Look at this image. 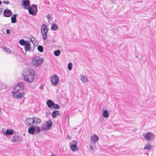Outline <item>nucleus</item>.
<instances>
[{"label":"nucleus","instance_id":"1","mask_svg":"<svg viewBox=\"0 0 156 156\" xmlns=\"http://www.w3.org/2000/svg\"><path fill=\"white\" fill-rule=\"evenodd\" d=\"M41 120L37 118L34 117L27 118L25 120V124L27 126H35L40 124Z\"/></svg>","mask_w":156,"mask_h":156},{"label":"nucleus","instance_id":"2","mask_svg":"<svg viewBox=\"0 0 156 156\" xmlns=\"http://www.w3.org/2000/svg\"><path fill=\"white\" fill-rule=\"evenodd\" d=\"M48 31V29L47 25L45 24H43L41 27V32L42 38L44 40L47 39Z\"/></svg>","mask_w":156,"mask_h":156},{"label":"nucleus","instance_id":"3","mask_svg":"<svg viewBox=\"0 0 156 156\" xmlns=\"http://www.w3.org/2000/svg\"><path fill=\"white\" fill-rule=\"evenodd\" d=\"M142 136H144L146 140L148 141H151L153 140L154 138L155 135L152 133L150 132H148L143 134Z\"/></svg>","mask_w":156,"mask_h":156},{"label":"nucleus","instance_id":"4","mask_svg":"<svg viewBox=\"0 0 156 156\" xmlns=\"http://www.w3.org/2000/svg\"><path fill=\"white\" fill-rule=\"evenodd\" d=\"M43 62V59L41 58L39 56H36L33 59L32 64L34 66L37 67L41 65Z\"/></svg>","mask_w":156,"mask_h":156},{"label":"nucleus","instance_id":"5","mask_svg":"<svg viewBox=\"0 0 156 156\" xmlns=\"http://www.w3.org/2000/svg\"><path fill=\"white\" fill-rule=\"evenodd\" d=\"M35 72L34 70L30 68H26L24 69L23 75L27 76H34Z\"/></svg>","mask_w":156,"mask_h":156},{"label":"nucleus","instance_id":"6","mask_svg":"<svg viewBox=\"0 0 156 156\" xmlns=\"http://www.w3.org/2000/svg\"><path fill=\"white\" fill-rule=\"evenodd\" d=\"M77 144L78 142L76 140L72 141L69 144L70 146V149L73 152L77 151L78 150V148L77 146Z\"/></svg>","mask_w":156,"mask_h":156},{"label":"nucleus","instance_id":"7","mask_svg":"<svg viewBox=\"0 0 156 156\" xmlns=\"http://www.w3.org/2000/svg\"><path fill=\"white\" fill-rule=\"evenodd\" d=\"M19 91H17V92H12L13 96L17 99L21 98L24 96L25 94L24 92H19Z\"/></svg>","mask_w":156,"mask_h":156},{"label":"nucleus","instance_id":"8","mask_svg":"<svg viewBox=\"0 0 156 156\" xmlns=\"http://www.w3.org/2000/svg\"><path fill=\"white\" fill-rule=\"evenodd\" d=\"M22 139L21 137L16 135H14L12 136V139L11 141L12 142L14 143L17 142V143H20L22 141Z\"/></svg>","mask_w":156,"mask_h":156},{"label":"nucleus","instance_id":"9","mask_svg":"<svg viewBox=\"0 0 156 156\" xmlns=\"http://www.w3.org/2000/svg\"><path fill=\"white\" fill-rule=\"evenodd\" d=\"M58 77L56 75H54L51 78V82L53 84L56 85L57 84L58 82Z\"/></svg>","mask_w":156,"mask_h":156},{"label":"nucleus","instance_id":"10","mask_svg":"<svg viewBox=\"0 0 156 156\" xmlns=\"http://www.w3.org/2000/svg\"><path fill=\"white\" fill-rule=\"evenodd\" d=\"M24 83L23 82H20L18 84V85L16 86L14 90L17 91H19L22 90H23L24 86Z\"/></svg>","mask_w":156,"mask_h":156},{"label":"nucleus","instance_id":"11","mask_svg":"<svg viewBox=\"0 0 156 156\" xmlns=\"http://www.w3.org/2000/svg\"><path fill=\"white\" fill-rule=\"evenodd\" d=\"M91 142L92 144L95 145L96 143L99 140V137L96 134H94L90 137Z\"/></svg>","mask_w":156,"mask_h":156},{"label":"nucleus","instance_id":"12","mask_svg":"<svg viewBox=\"0 0 156 156\" xmlns=\"http://www.w3.org/2000/svg\"><path fill=\"white\" fill-rule=\"evenodd\" d=\"M24 80L27 82L29 83H32L34 79V76L30 75L28 76H23Z\"/></svg>","mask_w":156,"mask_h":156},{"label":"nucleus","instance_id":"13","mask_svg":"<svg viewBox=\"0 0 156 156\" xmlns=\"http://www.w3.org/2000/svg\"><path fill=\"white\" fill-rule=\"evenodd\" d=\"M12 14L11 11L8 9H5L3 12V15L5 17H10L12 15Z\"/></svg>","mask_w":156,"mask_h":156},{"label":"nucleus","instance_id":"14","mask_svg":"<svg viewBox=\"0 0 156 156\" xmlns=\"http://www.w3.org/2000/svg\"><path fill=\"white\" fill-rule=\"evenodd\" d=\"M47 105L49 108H52L54 105V102L51 100H48L47 101Z\"/></svg>","mask_w":156,"mask_h":156},{"label":"nucleus","instance_id":"15","mask_svg":"<svg viewBox=\"0 0 156 156\" xmlns=\"http://www.w3.org/2000/svg\"><path fill=\"white\" fill-rule=\"evenodd\" d=\"M28 133L32 134H34L35 132V129L34 126H31L28 129Z\"/></svg>","mask_w":156,"mask_h":156},{"label":"nucleus","instance_id":"16","mask_svg":"<svg viewBox=\"0 0 156 156\" xmlns=\"http://www.w3.org/2000/svg\"><path fill=\"white\" fill-rule=\"evenodd\" d=\"M33 8V7L32 6H29L27 8V9H28L29 14L34 16V10Z\"/></svg>","mask_w":156,"mask_h":156},{"label":"nucleus","instance_id":"17","mask_svg":"<svg viewBox=\"0 0 156 156\" xmlns=\"http://www.w3.org/2000/svg\"><path fill=\"white\" fill-rule=\"evenodd\" d=\"M24 46L26 51L29 50L30 48V42L29 41L27 42Z\"/></svg>","mask_w":156,"mask_h":156},{"label":"nucleus","instance_id":"18","mask_svg":"<svg viewBox=\"0 0 156 156\" xmlns=\"http://www.w3.org/2000/svg\"><path fill=\"white\" fill-rule=\"evenodd\" d=\"M17 14H14L11 17V22L12 23H15L16 22V16Z\"/></svg>","mask_w":156,"mask_h":156},{"label":"nucleus","instance_id":"19","mask_svg":"<svg viewBox=\"0 0 156 156\" xmlns=\"http://www.w3.org/2000/svg\"><path fill=\"white\" fill-rule=\"evenodd\" d=\"M23 5L25 7H27L30 5V2L29 0H23Z\"/></svg>","mask_w":156,"mask_h":156},{"label":"nucleus","instance_id":"20","mask_svg":"<svg viewBox=\"0 0 156 156\" xmlns=\"http://www.w3.org/2000/svg\"><path fill=\"white\" fill-rule=\"evenodd\" d=\"M13 132L14 131L12 129H7L4 134H5L7 135H11L13 134Z\"/></svg>","mask_w":156,"mask_h":156},{"label":"nucleus","instance_id":"21","mask_svg":"<svg viewBox=\"0 0 156 156\" xmlns=\"http://www.w3.org/2000/svg\"><path fill=\"white\" fill-rule=\"evenodd\" d=\"M59 112L58 110H55L52 113V117L54 118L56 117V115H59Z\"/></svg>","mask_w":156,"mask_h":156},{"label":"nucleus","instance_id":"22","mask_svg":"<svg viewBox=\"0 0 156 156\" xmlns=\"http://www.w3.org/2000/svg\"><path fill=\"white\" fill-rule=\"evenodd\" d=\"M52 122L51 120H50L49 121H48L46 123V126L47 128L48 129H49L52 126Z\"/></svg>","mask_w":156,"mask_h":156},{"label":"nucleus","instance_id":"23","mask_svg":"<svg viewBox=\"0 0 156 156\" xmlns=\"http://www.w3.org/2000/svg\"><path fill=\"white\" fill-rule=\"evenodd\" d=\"M58 26L55 24H52L51 27V29L52 30H55L58 29Z\"/></svg>","mask_w":156,"mask_h":156},{"label":"nucleus","instance_id":"24","mask_svg":"<svg viewBox=\"0 0 156 156\" xmlns=\"http://www.w3.org/2000/svg\"><path fill=\"white\" fill-rule=\"evenodd\" d=\"M31 6L35 9V11H34V16H35L36 15L38 11L37 9V5L35 4H33Z\"/></svg>","mask_w":156,"mask_h":156},{"label":"nucleus","instance_id":"25","mask_svg":"<svg viewBox=\"0 0 156 156\" xmlns=\"http://www.w3.org/2000/svg\"><path fill=\"white\" fill-rule=\"evenodd\" d=\"M103 115L105 118H107L109 116L108 111L106 110H105L103 113Z\"/></svg>","mask_w":156,"mask_h":156},{"label":"nucleus","instance_id":"26","mask_svg":"<svg viewBox=\"0 0 156 156\" xmlns=\"http://www.w3.org/2000/svg\"><path fill=\"white\" fill-rule=\"evenodd\" d=\"M81 80L83 82L86 83L88 82V79L86 77L84 76H82L81 78Z\"/></svg>","mask_w":156,"mask_h":156},{"label":"nucleus","instance_id":"27","mask_svg":"<svg viewBox=\"0 0 156 156\" xmlns=\"http://www.w3.org/2000/svg\"><path fill=\"white\" fill-rule=\"evenodd\" d=\"M152 147L151 145L147 144L145 146L144 149L145 150H151L152 149Z\"/></svg>","mask_w":156,"mask_h":156},{"label":"nucleus","instance_id":"28","mask_svg":"<svg viewBox=\"0 0 156 156\" xmlns=\"http://www.w3.org/2000/svg\"><path fill=\"white\" fill-rule=\"evenodd\" d=\"M28 41H25L23 39H21L19 43L20 45L24 46Z\"/></svg>","mask_w":156,"mask_h":156},{"label":"nucleus","instance_id":"29","mask_svg":"<svg viewBox=\"0 0 156 156\" xmlns=\"http://www.w3.org/2000/svg\"><path fill=\"white\" fill-rule=\"evenodd\" d=\"M61 51L60 50H58L55 51L54 52V54L55 56H58L59 55Z\"/></svg>","mask_w":156,"mask_h":156},{"label":"nucleus","instance_id":"30","mask_svg":"<svg viewBox=\"0 0 156 156\" xmlns=\"http://www.w3.org/2000/svg\"><path fill=\"white\" fill-rule=\"evenodd\" d=\"M37 126V125H35V126H34L35 129V131L36 130V133H38L41 132V130L40 127Z\"/></svg>","mask_w":156,"mask_h":156},{"label":"nucleus","instance_id":"31","mask_svg":"<svg viewBox=\"0 0 156 156\" xmlns=\"http://www.w3.org/2000/svg\"><path fill=\"white\" fill-rule=\"evenodd\" d=\"M37 49L40 52H42L43 51V48L42 46L39 45L37 47Z\"/></svg>","mask_w":156,"mask_h":156},{"label":"nucleus","instance_id":"32","mask_svg":"<svg viewBox=\"0 0 156 156\" xmlns=\"http://www.w3.org/2000/svg\"><path fill=\"white\" fill-rule=\"evenodd\" d=\"M60 108L59 106L56 104H55L54 103V105L53 106L52 108L54 109H59Z\"/></svg>","mask_w":156,"mask_h":156},{"label":"nucleus","instance_id":"33","mask_svg":"<svg viewBox=\"0 0 156 156\" xmlns=\"http://www.w3.org/2000/svg\"><path fill=\"white\" fill-rule=\"evenodd\" d=\"M73 64L71 63H69L68 66V69L70 70H71L72 68Z\"/></svg>","mask_w":156,"mask_h":156},{"label":"nucleus","instance_id":"34","mask_svg":"<svg viewBox=\"0 0 156 156\" xmlns=\"http://www.w3.org/2000/svg\"><path fill=\"white\" fill-rule=\"evenodd\" d=\"M3 49L6 52H8V53H10L11 51L10 49L6 47H4L3 48Z\"/></svg>","mask_w":156,"mask_h":156},{"label":"nucleus","instance_id":"35","mask_svg":"<svg viewBox=\"0 0 156 156\" xmlns=\"http://www.w3.org/2000/svg\"><path fill=\"white\" fill-rule=\"evenodd\" d=\"M35 38L34 37H31L30 39V41L33 43H34Z\"/></svg>","mask_w":156,"mask_h":156},{"label":"nucleus","instance_id":"36","mask_svg":"<svg viewBox=\"0 0 156 156\" xmlns=\"http://www.w3.org/2000/svg\"><path fill=\"white\" fill-rule=\"evenodd\" d=\"M10 30L8 29L6 30V32L7 34H9L10 33Z\"/></svg>","mask_w":156,"mask_h":156},{"label":"nucleus","instance_id":"37","mask_svg":"<svg viewBox=\"0 0 156 156\" xmlns=\"http://www.w3.org/2000/svg\"><path fill=\"white\" fill-rule=\"evenodd\" d=\"M3 3L4 4H8L9 3V1H4L3 2Z\"/></svg>","mask_w":156,"mask_h":156},{"label":"nucleus","instance_id":"38","mask_svg":"<svg viewBox=\"0 0 156 156\" xmlns=\"http://www.w3.org/2000/svg\"><path fill=\"white\" fill-rule=\"evenodd\" d=\"M44 88V85H42L40 87V88L41 90H43V89Z\"/></svg>","mask_w":156,"mask_h":156},{"label":"nucleus","instance_id":"39","mask_svg":"<svg viewBox=\"0 0 156 156\" xmlns=\"http://www.w3.org/2000/svg\"><path fill=\"white\" fill-rule=\"evenodd\" d=\"M46 17L48 20H49L50 19V17L49 15H48Z\"/></svg>","mask_w":156,"mask_h":156},{"label":"nucleus","instance_id":"40","mask_svg":"<svg viewBox=\"0 0 156 156\" xmlns=\"http://www.w3.org/2000/svg\"><path fill=\"white\" fill-rule=\"evenodd\" d=\"M71 137H70L69 135H68L66 136V138L68 140L69 139H71Z\"/></svg>","mask_w":156,"mask_h":156},{"label":"nucleus","instance_id":"41","mask_svg":"<svg viewBox=\"0 0 156 156\" xmlns=\"http://www.w3.org/2000/svg\"><path fill=\"white\" fill-rule=\"evenodd\" d=\"M90 149L91 150V151H93V146H90Z\"/></svg>","mask_w":156,"mask_h":156},{"label":"nucleus","instance_id":"42","mask_svg":"<svg viewBox=\"0 0 156 156\" xmlns=\"http://www.w3.org/2000/svg\"><path fill=\"white\" fill-rule=\"evenodd\" d=\"M3 9L2 8H0V13L2 12V11Z\"/></svg>","mask_w":156,"mask_h":156},{"label":"nucleus","instance_id":"43","mask_svg":"<svg viewBox=\"0 0 156 156\" xmlns=\"http://www.w3.org/2000/svg\"><path fill=\"white\" fill-rule=\"evenodd\" d=\"M2 3V2L1 1H0V5H1Z\"/></svg>","mask_w":156,"mask_h":156},{"label":"nucleus","instance_id":"44","mask_svg":"<svg viewBox=\"0 0 156 156\" xmlns=\"http://www.w3.org/2000/svg\"><path fill=\"white\" fill-rule=\"evenodd\" d=\"M50 156H54V155L52 154L50 155Z\"/></svg>","mask_w":156,"mask_h":156},{"label":"nucleus","instance_id":"45","mask_svg":"<svg viewBox=\"0 0 156 156\" xmlns=\"http://www.w3.org/2000/svg\"><path fill=\"white\" fill-rule=\"evenodd\" d=\"M41 129L42 130H43L44 129H42V127H41Z\"/></svg>","mask_w":156,"mask_h":156},{"label":"nucleus","instance_id":"46","mask_svg":"<svg viewBox=\"0 0 156 156\" xmlns=\"http://www.w3.org/2000/svg\"><path fill=\"white\" fill-rule=\"evenodd\" d=\"M136 58H137V57H138V56H137V55H136Z\"/></svg>","mask_w":156,"mask_h":156},{"label":"nucleus","instance_id":"47","mask_svg":"<svg viewBox=\"0 0 156 156\" xmlns=\"http://www.w3.org/2000/svg\"><path fill=\"white\" fill-rule=\"evenodd\" d=\"M128 1H130L131 0H128Z\"/></svg>","mask_w":156,"mask_h":156},{"label":"nucleus","instance_id":"48","mask_svg":"<svg viewBox=\"0 0 156 156\" xmlns=\"http://www.w3.org/2000/svg\"><path fill=\"white\" fill-rule=\"evenodd\" d=\"M1 111V109H0V112Z\"/></svg>","mask_w":156,"mask_h":156}]
</instances>
